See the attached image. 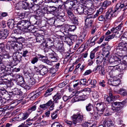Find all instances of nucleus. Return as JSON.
<instances>
[{
  "label": "nucleus",
  "instance_id": "f257e3e1",
  "mask_svg": "<svg viewBox=\"0 0 127 127\" xmlns=\"http://www.w3.org/2000/svg\"><path fill=\"white\" fill-rule=\"evenodd\" d=\"M125 6V5L124 3H118L115 6H113L110 7L108 11L110 13L112 17H116L121 10V9Z\"/></svg>",
  "mask_w": 127,
  "mask_h": 127
},
{
  "label": "nucleus",
  "instance_id": "f03ea898",
  "mask_svg": "<svg viewBox=\"0 0 127 127\" xmlns=\"http://www.w3.org/2000/svg\"><path fill=\"white\" fill-rule=\"evenodd\" d=\"M127 102V100H125L121 102H115L114 104H112V107L111 109L113 110H115L117 113L115 115V116L121 114L122 113L121 109L123 108V105L125 104Z\"/></svg>",
  "mask_w": 127,
  "mask_h": 127
},
{
  "label": "nucleus",
  "instance_id": "7ed1b4c3",
  "mask_svg": "<svg viewBox=\"0 0 127 127\" xmlns=\"http://www.w3.org/2000/svg\"><path fill=\"white\" fill-rule=\"evenodd\" d=\"M71 117L73 120V123L76 125L77 123L81 122L83 120V115L80 114H74Z\"/></svg>",
  "mask_w": 127,
  "mask_h": 127
},
{
  "label": "nucleus",
  "instance_id": "20e7f679",
  "mask_svg": "<svg viewBox=\"0 0 127 127\" xmlns=\"http://www.w3.org/2000/svg\"><path fill=\"white\" fill-rule=\"evenodd\" d=\"M13 67L10 65H7L5 66L3 63L1 64L0 66V74H2L5 71H13Z\"/></svg>",
  "mask_w": 127,
  "mask_h": 127
},
{
  "label": "nucleus",
  "instance_id": "39448f33",
  "mask_svg": "<svg viewBox=\"0 0 127 127\" xmlns=\"http://www.w3.org/2000/svg\"><path fill=\"white\" fill-rule=\"evenodd\" d=\"M112 66L113 67L112 69V71L118 70L121 72L125 71L127 69V66L123 63H121Z\"/></svg>",
  "mask_w": 127,
  "mask_h": 127
},
{
  "label": "nucleus",
  "instance_id": "423d86ee",
  "mask_svg": "<svg viewBox=\"0 0 127 127\" xmlns=\"http://www.w3.org/2000/svg\"><path fill=\"white\" fill-rule=\"evenodd\" d=\"M96 108L98 111V113L102 114L103 111L106 108L103 104L101 103H97Z\"/></svg>",
  "mask_w": 127,
  "mask_h": 127
},
{
  "label": "nucleus",
  "instance_id": "0eeeda50",
  "mask_svg": "<svg viewBox=\"0 0 127 127\" xmlns=\"http://www.w3.org/2000/svg\"><path fill=\"white\" fill-rule=\"evenodd\" d=\"M38 58L40 60L48 65H51L53 64L51 61H50L45 56L39 55H38Z\"/></svg>",
  "mask_w": 127,
  "mask_h": 127
},
{
  "label": "nucleus",
  "instance_id": "6e6552de",
  "mask_svg": "<svg viewBox=\"0 0 127 127\" xmlns=\"http://www.w3.org/2000/svg\"><path fill=\"white\" fill-rule=\"evenodd\" d=\"M9 31L7 29H3L0 30V39H4L6 38L9 34Z\"/></svg>",
  "mask_w": 127,
  "mask_h": 127
},
{
  "label": "nucleus",
  "instance_id": "1a4fd4ad",
  "mask_svg": "<svg viewBox=\"0 0 127 127\" xmlns=\"http://www.w3.org/2000/svg\"><path fill=\"white\" fill-rule=\"evenodd\" d=\"M44 51L46 57H50V56H52L55 52L50 48L46 47L44 48Z\"/></svg>",
  "mask_w": 127,
  "mask_h": 127
},
{
  "label": "nucleus",
  "instance_id": "9d476101",
  "mask_svg": "<svg viewBox=\"0 0 127 127\" xmlns=\"http://www.w3.org/2000/svg\"><path fill=\"white\" fill-rule=\"evenodd\" d=\"M29 116L28 114L27 113H21L19 114L17 117L18 121H20L26 119Z\"/></svg>",
  "mask_w": 127,
  "mask_h": 127
},
{
  "label": "nucleus",
  "instance_id": "9b49d317",
  "mask_svg": "<svg viewBox=\"0 0 127 127\" xmlns=\"http://www.w3.org/2000/svg\"><path fill=\"white\" fill-rule=\"evenodd\" d=\"M117 49H121V50H127V44L122 41L119 43L118 45Z\"/></svg>",
  "mask_w": 127,
  "mask_h": 127
},
{
  "label": "nucleus",
  "instance_id": "f8f14e48",
  "mask_svg": "<svg viewBox=\"0 0 127 127\" xmlns=\"http://www.w3.org/2000/svg\"><path fill=\"white\" fill-rule=\"evenodd\" d=\"M103 124H104V127H114L113 124L110 119H106L103 122Z\"/></svg>",
  "mask_w": 127,
  "mask_h": 127
},
{
  "label": "nucleus",
  "instance_id": "ddd939ff",
  "mask_svg": "<svg viewBox=\"0 0 127 127\" xmlns=\"http://www.w3.org/2000/svg\"><path fill=\"white\" fill-rule=\"evenodd\" d=\"M54 45V43L52 41L51 39H49L47 41H45L44 42L43 44H41V46H44L45 47L48 46L49 47H51Z\"/></svg>",
  "mask_w": 127,
  "mask_h": 127
},
{
  "label": "nucleus",
  "instance_id": "4468645a",
  "mask_svg": "<svg viewBox=\"0 0 127 127\" xmlns=\"http://www.w3.org/2000/svg\"><path fill=\"white\" fill-rule=\"evenodd\" d=\"M21 52L17 51L14 52L13 54V57L14 59H15V61L21 60V59L22 56L21 55Z\"/></svg>",
  "mask_w": 127,
  "mask_h": 127
},
{
  "label": "nucleus",
  "instance_id": "2eb2a0df",
  "mask_svg": "<svg viewBox=\"0 0 127 127\" xmlns=\"http://www.w3.org/2000/svg\"><path fill=\"white\" fill-rule=\"evenodd\" d=\"M9 95H11L12 94L15 95H21L23 93L20 91V90H19L17 88H14L12 89L11 91L9 92Z\"/></svg>",
  "mask_w": 127,
  "mask_h": 127
},
{
  "label": "nucleus",
  "instance_id": "dca6fc26",
  "mask_svg": "<svg viewBox=\"0 0 127 127\" xmlns=\"http://www.w3.org/2000/svg\"><path fill=\"white\" fill-rule=\"evenodd\" d=\"M53 102L52 99H50L45 104L40 105L39 107L44 110L48 108Z\"/></svg>",
  "mask_w": 127,
  "mask_h": 127
},
{
  "label": "nucleus",
  "instance_id": "f3484780",
  "mask_svg": "<svg viewBox=\"0 0 127 127\" xmlns=\"http://www.w3.org/2000/svg\"><path fill=\"white\" fill-rule=\"evenodd\" d=\"M18 85L21 86L22 87L26 89L27 90H29V88L28 86V84H26L24 81V79L23 80H21L17 83Z\"/></svg>",
  "mask_w": 127,
  "mask_h": 127
},
{
  "label": "nucleus",
  "instance_id": "a211bd4d",
  "mask_svg": "<svg viewBox=\"0 0 127 127\" xmlns=\"http://www.w3.org/2000/svg\"><path fill=\"white\" fill-rule=\"evenodd\" d=\"M85 21V24L88 27L90 28L92 27L94 22V20L93 19L86 18Z\"/></svg>",
  "mask_w": 127,
  "mask_h": 127
},
{
  "label": "nucleus",
  "instance_id": "6ab92c4d",
  "mask_svg": "<svg viewBox=\"0 0 127 127\" xmlns=\"http://www.w3.org/2000/svg\"><path fill=\"white\" fill-rule=\"evenodd\" d=\"M21 54L23 57H24L25 59L27 60H28V58H29L30 55V52L27 50L24 49L22 50Z\"/></svg>",
  "mask_w": 127,
  "mask_h": 127
},
{
  "label": "nucleus",
  "instance_id": "aec40b11",
  "mask_svg": "<svg viewBox=\"0 0 127 127\" xmlns=\"http://www.w3.org/2000/svg\"><path fill=\"white\" fill-rule=\"evenodd\" d=\"M87 33L86 31H84L82 33L81 36H79L78 39L79 40V42L81 43L83 41H84L86 38V36Z\"/></svg>",
  "mask_w": 127,
  "mask_h": 127
},
{
  "label": "nucleus",
  "instance_id": "412c9836",
  "mask_svg": "<svg viewBox=\"0 0 127 127\" xmlns=\"http://www.w3.org/2000/svg\"><path fill=\"white\" fill-rule=\"evenodd\" d=\"M44 15V13L42 9H39L36 11V16H34L33 17L35 19H37V18L38 16L40 17H42Z\"/></svg>",
  "mask_w": 127,
  "mask_h": 127
},
{
  "label": "nucleus",
  "instance_id": "4be33fe9",
  "mask_svg": "<svg viewBox=\"0 0 127 127\" xmlns=\"http://www.w3.org/2000/svg\"><path fill=\"white\" fill-rule=\"evenodd\" d=\"M106 101L109 103H112L114 100L113 96L112 93L110 92L109 93V96L106 97Z\"/></svg>",
  "mask_w": 127,
  "mask_h": 127
},
{
  "label": "nucleus",
  "instance_id": "5701e85b",
  "mask_svg": "<svg viewBox=\"0 0 127 127\" xmlns=\"http://www.w3.org/2000/svg\"><path fill=\"white\" fill-rule=\"evenodd\" d=\"M29 6V10L31 13L33 12H35L37 11L39 8V6L35 4V5L33 4L32 5Z\"/></svg>",
  "mask_w": 127,
  "mask_h": 127
},
{
  "label": "nucleus",
  "instance_id": "b1692460",
  "mask_svg": "<svg viewBox=\"0 0 127 127\" xmlns=\"http://www.w3.org/2000/svg\"><path fill=\"white\" fill-rule=\"evenodd\" d=\"M78 93H76L75 94V96L72 99V101L73 102H74L78 101L80 100H84V99H82L81 98L82 96V95L81 96L80 95H78Z\"/></svg>",
  "mask_w": 127,
  "mask_h": 127
},
{
  "label": "nucleus",
  "instance_id": "393cba45",
  "mask_svg": "<svg viewBox=\"0 0 127 127\" xmlns=\"http://www.w3.org/2000/svg\"><path fill=\"white\" fill-rule=\"evenodd\" d=\"M111 82V81H108V83L109 84L112 85L113 86H116L118 85L120 82V81L118 78H116L115 80V79L113 80L112 83H110Z\"/></svg>",
  "mask_w": 127,
  "mask_h": 127
},
{
  "label": "nucleus",
  "instance_id": "a878e982",
  "mask_svg": "<svg viewBox=\"0 0 127 127\" xmlns=\"http://www.w3.org/2000/svg\"><path fill=\"white\" fill-rule=\"evenodd\" d=\"M7 24L8 27L11 29H12L14 28L15 25L14 23V20L12 19H10L8 20Z\"/></svg>",
  "mask_w": 127,
  "mask_h": 127
},
{
  "label": "nucleus",
  "instance_id": "bb28decb",
  "mask_svg": "<svg viewBox=\"0 0 127 127\" xmlns=\"http://www.w3.org/2000/svg\"><path fill=\"white\" fill-rule=\"evenodd\" d=\"M36 40L37 42L42 43L41 44H43L45 41L43 36L42 35H39L36 37Z\"/></svg>",
  "mask_w": 127,
  "mask_h": 127
},
{
  "label": "nucleus",
  "instance_id": "cd10ccee",
  "mask_svg": "<svg viewBox=\"0 0 127 127\" xmlns=\"http://www.w3.org/2000/svg\"><path fill=\"white\" fill-rule=\"evenodd\" d=\"M43 67L42 68L40 72L39 73L42 76L48 73V70L47 66L44 65Z\"/></svg>",
  "mask_w": 127,
  "mask_h": 127
},
{
  "label": "nucleus",
  "instance_id": "c85d7f7f",
  "mask_svg": "<svg viewBox=\"0 0 127 127\" xmlns=\"http://www.w3.org/2000/svg\"><path fill=\"white\" fill-rule=\"evenodd\" d=\"M88 84L89 85L91 84L92 86L91 87L95 88L96 87V84L97 83L96 80L95 79H93L92 80L89 79L88 80Z\"/></svg>",
  "mask_w": 127,
  "mask_h": 127
},
{
  "label": "nucleus",
  "instance_id": "c756f323",
  "mask_svg": "<svg viewBox=\"0 0 127 127\" xmlns=\"http://www.w3.org/2000/svg\"><path fill=\"white\" fill-rule=\"evenodd\" d=\"M61 97V96L60 94H57L53 97L54 101L56 103H58V100L60 99Z\"/></svg>",
  "mask_w": 127,
  "mask_h": 127
},
{
  "label": "nucleus",
  "instance_id": "7c9ffc66",
  "mask_svg": "<svg viewBox=\"0 0 127 127\" xmlns=\"http://www.w3.org/2000/svg\"><path fill=\"white\" fill-rule=\"evenodd\" d=\"M35 82L34 79L33 78H30L29 80V83L28 84V86L29 88V89L33 85Z\"/></svg>",
  "mask_w": 127,
  "mask_h": 127
},
{
  "label": "nucleus",
  "instance_id": "2f4dec72",
  "mask_svg": "<svg viewBox=\"0 0 127 127\" xmlns=\"http://www.w3.org/2000/svg\"><path fill=\"white\" fill-rule=\"evenodd\" d=\"M111 4V1L108 0L105 1L102 4L101 6L103 8L105 9L108 6H109Z\"/></svg>",
  "mask_w": 127,
  "mask_h": 127
},
{
  "label": "nucleus",
  "instance_id": "473e14b6",
  "mask_svg": "<svg viewBox=\"0 0 127 127\" xmlns=\"http://www.w3.org/2000/svg\"><path fill=\"white\" fill-rule=\"evenodd\" d=\"M22 3L21 5L22 8L24 10H26L28 9H29V7L28 4L24 0H22Z\"/></svg>",
  "mask_w": 127,
  "mask_h": 127
},
{
  "label": "nucleus",
  "instance_id": "72a5a7b5",
  "mask_svg": "<svg viewBox=\"0 0 127 127\" xmlns=\"http://www.w3.org/2000/svg\"><path fill=\"white\" fill-rule=\"evenodd\" d=\"M45 86H43L39 88V91L37 92L36 93V94H34L35 95V97H36V98H37L41 94V90H44L45 88Z\"/></svg>",
  "mask_w": 127,
  "mask_h": 127
},
{
  "label": "nucleus",
  "instance_id": "f704fd0d",
  "mask_svg": "<svg viewBox=\"0 0 127 127\" xmlns=\"http://www.w3.org/2000/svg\"><path fill=\"white\" fill-rule=\"evenodd\" d=\"M96 64H99L101 63L103 61V58L101 56H99L96 58Z\"/></svg>",
  "mask_w": 127,
  "mask_h": 127
},
{
  "label": "nucleus",
  "instance_id": "c9c22d12",
  "mask_svg": "<svg viewBox=\"0 0 127 127\" xmlns=\"http://www.w3.org/2000/svg\"><path fill=\"white\" fill-rule=\"evenodd\" d=\"M77 3L76 0H74L73 1H71L68 2V5L69 6V9H71L72 7L75 5Z\"/></svg>",
  "mask_w": 127,
  "mask_h": 127
},
{
  "label": "nucleus",
  "instance_id": "e433bc0d",
  "mask_svg": "<svg viewBox=\"0 0 127 127\" xmlns=\"http://www.w3.org/2000/svg\"><path fill=\"white\" fill-rule=\"evenodd\" d=\"M66 11L67 13V15L70 19H72L74 16L72 12L70 10H67Z\"/></svg>",
  "mask_w": 127,
  "mask_h": 127
},
{
  "label": "nucleus",
  "instance_id": "4c0bfd02",
  "mask_svg": "<svg viewBox=\"0 0 127 127\" xmlns=\"http://www.w3.org/2000/svg\"><path fill=\"white\" fill-rule=\"evenodd\" d=\"M44 65L40 64L37 66H35L34 67V69L37 72H40Z\"/></svg>",
  "mask_w": 127,
  "mask_h": 127
},
{
  "label": "nucleus",
  "instance_id": "58836bf2",
  "mask_svg": "<svg viewBox=\"0 0 127 127\" xmlns=\"http://www.w3.org/2000/svg\"><path fill=\"white\" fill-rule=\"evenodd\" d=\"M86 108L87 111H90L93 109V106L91 103H89L86 105Z\"/></svg>",
  "mask_w": 127,
  "mask_h": 127
},
{
  "label": "nucleus",
  "instance_id": "ea45409f",
  "mask_svg": "<svg viewBox=\"0 0 127 127\" xmlns=\"http://www.w3.org/2000/svg\"><path fill=\"white\" fill-rule=\"evenodd\" d=\"M53 90V88L50 89H48L46 91L45 93L44 94V95L45 97H47L48 96L51 95V93Z\"/></svg>",
  "mask_w": 127,
  "mask_h": 127
},
{
  "label": "nucleus",
  "instance_id": "a19ab883",
  "mask_svg": "<svg viewBox=\"0 0 127 127\" xmlns=\"http://www.w3.org/2000/svg\"><path fill=\"white\" fill-rule=\"evenodd\" d=\"M118 93L123 96L126 95L127 94L126 91L123 88L120 89L118 91Z\"/></svg>",
  "mask_w": 127,
  "mask_h": 127
},
{
  "label": "nucleus",
  "instance_id": "79ce46f5",
  "mask_svg": "<svg viewBox=\"0 0 127 127\" xmlns=\"http://www.w3.org/2000/svg\"><path fill=\"white\" fill-rule=\"evenodd\" d=\"M84 8L81 6H79L76 9L77 11L80 14H83L84 13Z\"/></svg>",
  "mask_w": 127,
  "mask_h": 127
},
{
  "label": "nucleus",
  "instance_id": "37998d69",
  "mask_svg": "<svg viewBox=\"0 0 127 127\" xmlns=\"http://www.w3.org/2000/svg\"><path fill=\"white\" fill-rule=\"evenodd\" d=\"M49 58L52 60L51 61L52 62H56L58 60V59L56 57V55L55 53L52 56H50V57H49Z\"/></svg>",
  "mask_w": 127,
  "mask_h": 127
},
{
  "label": "nucleus",
  "instance_id": "c03bdc74",
  "mask_svg": "<svg viewBox=\"0 0 127 127\" xmlns=\"http://www.w3.org/2000/svg\"><path fill=\"white\" fill-rule=\"evenodd\" d=\"M19 18H15L14 20H13L14 21V23H15V24L17 25V26L18 27L19 25V23L20 22V19L22 18V17H21V15H20L19 16Z\"/></svg>",
  "mask_w": 127,
  "mask_h": 127
},
{
  "label": "nucleus",
  "instance_id": "a18cd8bd",
  "mask_svg": "<svg viewBox=\"0 0 127 127\" xmlns=\"http://www.w3.org/2000/svg\"><path fill=\"white\" fill-rule=\"evenodd\" d=\"M26 20H22L20 21V22L19 23V26L18 27L22 29H24V26L26 22Z\"/></svg>",
  "mask_w": 127,
  "mask_h": 127
},
{
  "label": "nucleus",
  "instance_id": "49530a36",
  "mask_svg": "<svg viewBox=\"0 0 127 127\" xmlns=\"http://www.w3.org/2000/svg\"><path fill=\"white\" fill-rule=\"evenodd\" d=\"M105 116H109L111 115V114L109 112L108 109L106 108L103 111L102 114Z\"/></svg>",
  "mask_w": 127,
  "mask_h": 127
},
{
  "label": "nucleus",
  "instance_id": "de8ad7c7",
  "mask_svg": "<svg viewBox=\"0 0 127 127\" xmlns=\"http://www.w3.org/2000/svg\"><path fill=\"white\" fill-rule=\"evenodd\" d=\"M72 19H70V20L72 21V22L76 25H77L78 24V18L76 16H74Z\"/></svg>",
  "mask_w": 127,
  "mask_h": 127
},
{
  "label": "nucleus",
  "instance_id": "09e8293b",
  "mask_svg": "<svg viewBox=\"0 0 127 127\" xmlns=\"http://www.w3.org/2000/svg\"><path fill=\"white\" fill-rule=\"evenodd\" d=\"M80 82L81 84L84 85H88V80L87 81L86 79H83L80 80Z\"/></svg>",
  "mask_w": 127,
  "mask_h": 127
},
{
  "label": "nucleus",
  "instance_id": "8fccbe9b",
  "mask_svg": "<svg viewBox=\"0 0 127 127\" xmlns=\"http://www.w3.org/2000/svg\"><path fill=\"white\" fill-rule=\"evenodd\" d=\"M104 9H105L103 8L101 6L98 10H97L96 14L95 15V16L97 17L99 15L101 14L103 12V10Z\"/></svg>",
  "mask_w": 127,
  "mask_h": 127
},
{
  "label": "nucleus",
  "instance_id": "3c124183",
  "mask_svg": "<svg viewBox=\"0 0 127 127\" xmlns=\"http://www.w3.org/2000/svg\"><path fill=\"white\" fill-rule=\"evenodd\" d=\"M31 24L28 21L26 20V22L25 24V25L24 26V29H27L29 30V27L30 26Z\"/></svg>",
  "mask_w": 127,
  "mask_h": 127
},
{
  "label": "nucleus",
  "instance_id": "603ef678",
  "mask_svg": "<svg viewBox=\"0 0 127 127\" xmlns=\"http://www.w3.org/2000/svg\"><path fill=\"white\" fill-rule=\"evenodd\" d=\"M111 16H112V15L108 11L107 12L105 16H104V17H105V20L108 21L110 20Z\"/></svg>",
  "mask_w": 127,
  "mask_h": 127
},
{
  "label": "nucleus",
  "instance_id": "864d4df0",
  "mask_svg": "<svg viewBox=\"0 0 127 127\" xmlns=\"http://www.w3.org/2000/svg\"><path fill=\"white\" fill-rule=\"evenodd\" d=\"M59 110L57 109L56 111L52 113L51 115V117L52 119H54L57 117L58 116L57 111Z\"/></svg>",
  "mask_w": 127,
  "mask_h": 127
},
{
  "label": "nucleus",
  "instance_id": "5fc2aeb1",
  "mask_svg": "<svg viewBox=\"0 0 127 127\" xmlns=\"http://www.w3.org/2000/svg\"><path fill=\"white\" fill-rule=\"evenodd\" d=\"M52 127H63L61 124L58 122H55L53 123Z\"/></svg>",
  "mask_w": 127,
  "mask_h": 127
},
{
  "label": "nucleus",
  "instance_id": "6e6d98bb",
  "mask_svg": "<svg viewBox=\"0 0 127 127\" xmlns=\"http://www.w3.org/2000/svg\"><path fill=\"white\" fill-rule=\"evenodd\" d=\"M36 108V106L35 105L32 106L28 108V111L30 112L31 113L32 111L35 110Z\"/></svg>",
  "mask_w": 127,
  "mask_h": 127
},
{
  "label": "nucleus",
  "instance_id": "4d7b16f0",
  "mask_svg": "<svg viewBox=\"0 0 127 127\" xmlns=\"http://www.w3.org/2000/svg\"><path fill=\"white\" fill-rule=\"evenodd\" d=\"M28 4L29 7L31 6L33 4V3L34 0H24Z\"/></svg>",
  "mask_w": 127,
  "mask_h": 127
},
{
  "label": "nucleus",
  "instance_id": "13d9d810",
  "mask_svg": "<svg viewBox=\"0 0 127 127\" xmlns=\"http://www.w3.org/2000/svg\"><path fill=\"white\" fill-rule=\"evenodd\" d=\"M10 76L11 77H13V74L12 73H10L8 74L5 73V74L2 75L1 76V77H2L3 78L4 77H6L7 78V79H8V77H10Z\"/></svg>",
  "mask_w": 127,
  "mask_h": 127
},
{
  "label": "nucleus",
  "instance_id": "bf43d9fd",
  "mask_svg": "<svg viewBox=\"0 0 127 127\" xmlns=\"http://www.w3.org/2000/svg\"><path fill=\"white\" fill-rule=\"evenodd\" d=\"M37 57H35L33 58L32 59V60L31 61V63L33 64H34L35 63H37L38 61V55L37 56Z\"/></svg>",
  "mask_w": 127,
  "mask_h": 127
},
{
  "label": "nucleus",
  "instance_id": "052dcab7",
  "mask_svg": "<svg viewBox=\"0 0 127 127\" xmlns=\"http://www.w3.org/2000/svg\"><path fill=\"white\" fill-rule=\"evenodd\" d=\"M29 14V12H25L24 13H22L21 15V17L22 18H24L25 17H26L27 15Z\"/></svg>",
  "mask_w": 127,
  "mask_h": 127
},
{
  "label": "nucleus",
  "instance_id": "680f3d73",
  "mask_svg": "<svg viewBox=\"0 0 127 127\" xmlns=\"http://www.w3.org/2000/svg\"><path fill=\"white\" fill-rule=\"evenodd\" d=\"M15 77L17 79V81H18V82H19L21 80H23L24 79L22 76L19 75H16Z\"/></svg>",
  "mask_w": 127,
  "mask_h": 127
},
{
  "label": "nucleus",
  "instance_id": "e2e57ef3",
  "mask_svg": "<svg viewBox=\"0 0 127 127\" xmlns=\"http://www.w3.org/2000/svg\"><path fill=\"white\" fill-rule=\"evenodd\" d=\"M99 73L101 75H104L105 74V72L104 68L102 67L101 68L100 70H99Z\"/></svg>",
  "mask_w": 127,
  "mask_h": 127
},
{
  "label": "nucleus",
  "instance_id": "0e129e2a",
  "mask_svg": "<svg viewBox=\"0 0 127 127\" xmlns=\"http://www.w3.org/2000/svg\"><path fill=\"white\" fill-rule=\"evenodd\" d=\"M92 12H91V10H87L86 9H85L84 13L85 14L90 15L92 14Z\"/></svg>",
  "mask_w": 127,
  "mask_h": 127
},
{
  "label": "nucleus",
  "instance_id": "69168bd1",
  "mask_svg": "<svg viewBox=\"0 0 127 127\" xmlns=\"http://www.w3.org/2000/svg\"><path fill=\"white\" fill-rule=\"evenodd\" d=\"M102 67L100 65H97L96 66H95L94 68L93 71H96L97 70H100L101 68Z\"/></svg>",
  "mask_w": 127,
  "mask_h": 127
},
{
  "label": "nucleus",
  "instance_id": "338daca9",
  "mask_svg": "<svg viewBox=\"0 0 127 127\" xmlns=\"http://www.w3.org/2000/svg\"><path fill=\"white\" fill-rule=\"evenodd\" d=\"M76 28V27L75 25H71L69 26L68 30L70 31H73L75 30Z\"/></svg>",
  "mask_w": 127,
  "mask_h": 127
},
{
  "label": "nucleus",
  "instance_id": "774afa93",
  "mask_svg": "<svg viewBox=\"0 0 127 127\" xmlns=\"http://www.w3.org/2000/svg\"><path fill=\"white\" fill-rule=\"evenodd\" d=\"M67 84L66 82L64 81L63 82L59 84L58 86L59 87L61 88Z\"/></svg>",
  "mask_w": 127,
  "mask_h": 127
}]
</instances>
